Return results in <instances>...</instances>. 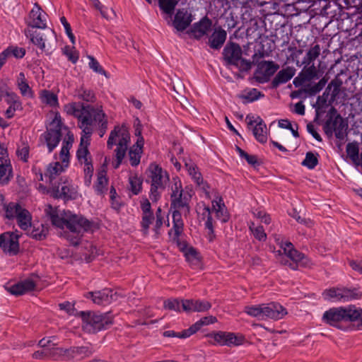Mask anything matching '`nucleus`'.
<instances>
[{"label":"nucleus","instance_id":"nucleus-58","mask_svg":"<svg viewBox=\"0 0 362 362\" xmlns=\"http://www.w3.org/2000/svg\"><path fill=\"white\" fill-rule=\"evenodd\" d=\"M84 168V182L87 186L90 185L91 179L93 173V167L92 165V161L83 163Z\"/></svg>","mask_w":362,"mask_h":362},{"label":"nucleus","instance_id":"nucleus-54","mask_svg":"<svg viewBox=\"0 0 362 362\" xmlns=\"http://www.w3.org/2000/svg\"><path fill=\"white\" fill-rule=\"evenodd\" d=\"M55 339L54 337L43 338L39 341V346L45 348L47 351H49V356L52 358V351L57 349L56 344L54 342Z\"/></svg>","mask_w":362,"mask_h":362},{"label":"nucleus","instance_id":"nucleus-64","mask_svg":"<svg viewBox=\"0 0 362 362\" xmlns=\"http://www.w3.org/2000/svg\"><path fill=\"white\" fill-rule=\"evenodd\" d=\"M63 53L68 59L74 63H76L78 59V54L74 48L66 46L63 49Z\"/></svg>","mask_w":362,"mask_h":362},{"label":"nucleus","instance_id":"nucleus-25","mask_svg":"<svg viewBox=\"0 0 362 362\" xmlns=\"http://www.w3.org/2000/svg\"><path fill=\"white\" fill-rule=\"evenodd\" d=\"M247 124L252 128V132L256 139L260 143H265L267 140V127L259 117L247 116Z\"/></svg>","mask_w":362,"mask_h":362},{"label":"nucleus","instance_id":"nucleus-8","mask_svg":"<svg viewBox=\"0 0 362 362\" xmlns=\"http://www.w3.org/2000/svg\"><path fill=\"white\" fill-rule=\"evenodd\" d=\"M68 168L60 161H55L49 163L45 173V175L40 169L34 167L32 169L33 173L35 174V180L44 181L49 184V188L52 189H57L59 192V181L58 177Z\"/></svg>","mask_w":362,"mask_h":362},{"label":"nucleus","instance_id":"nucleus-9","mask_svg":"<svg viewBox=\"0 0 362 362\" xmlns=\"http://www.w3.org/2000/svg\"><path fill=\"white\" fill-rule=\"evenodd\" d=\"M92 354L88 346H73L69 349L57 348L52 351L54 360L78 361L88 357Z\"/></svg>","mask_w":362,"mask_h":362},{"label":"nucleus","instance_id":"nucleus-38","mask_svg":"<svg viewBox=\"0 0 362 362\" xmlns=\"http://www.w3.org/2000/svg\"><path fill=\"white\" fill-rule=\"evenodd\" d=\"M216 322V318L212 315L206 316L196 322L187 329V336H191L199 331L203 326L209 325Z\"/></svg>","mask_w":362,"mask_h":362},{"label":"nucleus","instance_id":"nucleus-21","mask_svg":"<svg viewBox=\"0 0 362 362\" xmlns=\"http://www.w3.org/2000/svg\"><path fill=\"white\" fill-rule=\"evenodd\" d=\"M19 235L14 233H4L0 235V247L6 254L15 255L19 251Z\"/></svg>","mask_w":362,"mask_h":362},{"label":"nucleus","instance_id":"nucleus-60","mask_svg":"<svg viewBox=\"0 0 362 362\" xmlns=\"http://www.w3.org/2000/svg\"><path fill=\"white\" fill-rule=\"evenodd\" d=\"M350 322L358 321L362 325V308L350 305Z\"/></svg>","mask_w":362,"mask_h":362},{"label":"nucleus","instance_id":"nucleus-55","mask_svg":"<svg viewBox=\"0 0 362 362\" xmlns=\"http://www.w3.org/2000/svg\"><path fill=\"white\" fill-rule=\"evenodd\" d=\"M164 308L175 312H180L182 310V300L178 299H168L164 301Z\"/></svg>","mask_w":362,"mask_h":362},{"label":"nucleus","instance_id":"nucleus-46","mask_svg":"<svg viewBox=\"0 0 362 362\" xmlns=\"http://www.w3.org/2000/svg\"><path fill=\"white\" fill-rule=\"evenodd\" d=\"M158 3L160 9L168 17H171L177 1L176 0H158Z\"/></svg>","mask_w":362,"mask_h":362},{"label":"nucleus","instance_id":"nucleus-50","mask_svg":"<svg viewBox=\"0 0 362 362\" xmlns=\"http://www.w3.org/2000/svg\"><path fill=\"white\" fill-rule=\"evenodd\" d=\"M129 182L130 185L131 190L134 194H138L142 185V180L136 174L131 175L129 177Z\"/></svg>","mask_w":362,"mask_h":362},{"label":"nucleus","instance_id":"nucleus-36","mask_svg":"<svg viewBox=\"0 0 362 362\" xmlns=\"http://www.w3.org/2000/svg\"><path fill=\"white\" fill-rule=\"evenodd\" d=\"M301 78V80L303 81H310L313 79L318 78V72L317 71L316 67L314 64L303 69L301 73H300L299 76L294 78L293 83L295 86L298 85V81Z\"/></svg>","mask_w":362,"mask_h":362},{"label":"nucleus","instance_id":"nucleus-49","mask_svg":"<svg viewBox=\"0 0 362 362\" xmlns=\"http://www.w3.org/2000/svg\"><path fill=\"white\" fill-rule=\"evenodd\" d=\"M184 254L186 259L192 264H198L199 263V256L195 249L192 247H186L184 250Z\"/></svg>","mask_w":362,"mask_h":362},{"label":"nucleus","instance_id":"nucleus-19","mask_svg":"<svg viewBox=\"0 0 362 362\" xmlns=\"http://www.w3.org/2000/svg\"><path fill=\"white\" fill-rule=\"evenodd\" d=\"M25 37L30 42L36 46L42 52L49 54L52 52V47L47 42L45 35L42 33L33 30V29L27 28L23 31Z\"/></svg>","mask_w":362,"mask_h":362},{"label":"nucleus","instance_id":"nucleus-41","mask_svg":"<svg viewBox=\"0 0 362 362\" xmlns=\"http://www.w3.org/2000/svg\"><path fill=\"white\" fill-rule=\"evenodd\" d=\"M40 99L42 103L52 107H57L59 105L57 95L50 90H41L40 93Z\"/></svg>","mask_w":362,"mask_h":362},{"label":"nucleus","instance_id":"nucleus-11","mask_svg":"<svg viewBox=\"0 0 362 362\" xmlns=\"http://www.w3.org/2000/svg\"><path fill=\"white\" fill-rule=\"evenodd\" d=\"M223 55L228 64L236 66L240 70L247 71L250 69V62L242 58V49L238 44L228 43L223 49Z\"/></svg>","mask_w":362,"mask_h":362},{"label":"nucleus","instance_id":"nucleus-34","mask_svg":"<svg viewBox=\"0 0 362 362\" xmlns=\"http://www.w3.org/2000/svg\"><path fill=\"white\" fill-rule=\"evenodd\" d=\"M227 37L226 31L216 28L209 37V43L211 48L218 49L222 47Z\"/></svg>","mask_w":362,"mask_h":362},{"label":"nucleus","instance_id":"nucleus-37","mask_svg":"<svg viewBox=\"0 0 362 362\" xmlns=\"http://www.w3.org/2000/svg\"><path fill=\"white\" fill-rule=\"evenodd\" d=\"M244 312L252 317L264 320V303L246 305Z\"/></svg>","mask_w":362,"mask_h":362},{"label":"nucleus","instance_id":"nucleus-22","mask_svg":"<svg viewBox=\"0 0 362 362\" xmlns=\"http://www.w3.org/2000/svg\"><path fill=\"white\" fill-rule=\"evenodd\" d=\"M279 68V65L272 61L261 62L258 64L257 69L255 73V78L259 83H266Z\"/></svg>","mask_w":362,"mask_h":362},{"label":"nucleus","instance_id":"nucleus-42","mask_svg":"<svg viewBox=\"0 0 362 362\" xmlns=\"http://www.w3.org/2000/svg\"><path fill=\"white\" fill-rule=\"evenodd\" d=\"M25 231L32 238L37 240H41L46 237L48 233V229L42 224L38 226L32 225L31 228H30L28 230Z\"/></svg>","mask_w":362,"mask_h":362},{"label":"nucleus","instance_id":"nucleus-33","mask_svg":"<svg viewBox=\"0 0 362 362\" xmlns=\"http://www.w3.org/2000/svg\"><path fill=\"white\" fill-rule=\"evenodd\" d=\"M296 69L293 67L287 66L279 71L272 81V86L274 88L279 85L286 83L290 81L295 75Z\"/></svg>","mask_w":362,"mask_h":362},{"label":"nucleus","instance_id":"nucleus-56","mask_svg":"<svg viewBox=\"0 0 362 362\" xmlns=\"http://www.w3.org/2000/svg\"><path fill=\"white\" fill-rule=\"evenodd\" d=\"M77 97L86 102H93L95 98V94L92 90L84 88H81L78 90Z\"/></svg>","mask_w":362,"mask_h":362},{"label":"nucleus","instance_id":"nucleus-6","mask_svg":"<svg viewBox=\"0 0 362 362\" xmlns=\"http://www.w3.org/2000/svg\"><path fill=\"white\" fill-rule=\"evenodd\" d=\"M140 207L142 211V219L141 222V230L144 234L148 233L150 226L157 237L160 233V228L165 221V214L162 213L160 208H158L156 213V218L151 211V203L146 198H142L140 201Z\"/></svg>","mask_w":362,"mask_h":362},{"label":"nucleus","instance_id":"nucleus-52","mask_svg":"<svg viewBox=\"0 0 362 362\" xmlns=\"http://www.w3.org/2000/svg\"><path fill=\"white\" fill-rule=\"evenodd\" d=\"M23 208L18 204L10 203L5 207L6 217L11 219L16 218Z\"/></svg>","mask_w":362,"mask_h":362},{"label":"nucleus","instance_id":"nucleus-7","mask_svg":"<svg viewBox=\"0 0 362 362\" xmlns=\"http://www.w3.org/2000/svg\"><path fill=\"white\" fill-rule=\"evenodd\" d=\"M78 315L82 320L83 329L88 333L101 331L112 323V318L108 314L80 311Z\"/></svg>","mask_w":362,"mask_h":362},{"label":"nucleus","instance_id":"nucleus-32","mask_svg":"<svg viewBox=\"0 0 362 362\" xmlns=\"http://www.w3.org/2000/svg\"><path fill=\"white\" fill-rule=\"evenodd\" d=\"M211 21L207 18H202L199 22L194 23L191 29L192 35L199 39L211 30Z\"/></svg>","mask_w":362,"mask_h":362},{"label":"nucleus","instance_id":"nucleus-53","mask_svg":"<svg viewBox=\"0 0 362 362\" xmlns=\"http://www.w3.org/2000/svg\"><path fill=\"white\" fill-rule=\"evenodd\" d=\"M71 144L66 141L64 142L62 146L60 153H59V159L61 160L60 163H63L64 166H69V150L71 148Z\"/></svg>","mask_w":362,"mask_h":362},{"label":"nucleus","instance_id":"nucleus-35","mask_svg":"<svg viewBox=\"0 0 362 362\" xmlns=\"http://www.w3.org/2000/svg\"><path fill=\"white\" fill-rule=\"evenodd\" d=\"M12 177L13 168L11 160L0 162V185L8 184Z\"/></svg>","mask_w":362,"mask_h":362},{"label":"nucleus","instance_id":"nucleus-23","mask_svg":"<svg viewBox=\"0 0 362 362\" xmlns=\"http://www.w3.org/2000/svg\"><path fill=\"white\" fill-rule=\"evenodd\" d=\"M37 281V278L36 276H31L18 283L8 285L6 286V289L15 296L23 295L28 291L34 290Z\"/></svg>","mask_w":362,"mask_h":362},{"label":"nucleus","instance_id":"nucleus-5","mask_svg":"<svg viewBox=\"0 0 362 362\" xmlns=\"http://www.w3.org/2000/svg\"><path fill=\"white\" fill-rule=\"evenodd\" d=\"M146 174L147 182L151 183L150 198L156 202L160 197V192L168 183L169 175L156 163L148 165Z\"/></svg>","mask_w":362,"mask_h":362},{"label":"nucleus","instance_id":"nucleus-26","mask_svg":"<svg viewBox=\"0 0 362 362\" xmlns=\"http://www.w3.org/2000/svg\"><path fill=\"white\" fill-rule=\"evenodd\" d=\"M280 247L283 250L284 253L294 262L299 264L300 266H306L308 259L303 254L299 252L294 249L291 243L288 241H281L279 243Z\"/></svg>","mask_w":362,"mask_h":362},{"label":"nucleus","instance_id":"nucleus-27","mask_svg":"<svg viewBox=\"0 0 362 362\" xmlns=\"http://www.w3.org/2000/svg\"><path fill=\"white\" fill-rule=\"evenodd\" d=\"M287 315V311L281 304L276 302L264 303V320H279Z\"/></svg>","mask_w":362,"mask_h":362},{"label":"nucleus","instance_id":"nucleus-57","mask_svg":"<svg viewBox=\"0 0 362 362\" xmlns=\"http://www.w3.org/2000/svg\"><path fill=\"white\" fill-rule=\"evenodd\" d=\"M250 230L257 240L260 241L266 240L267 235L262 226H255V223H252L250 225Z\"/></svg>","mask_w":362,"mask_h":362},{"label":"nucleus","instance_id":"nucleus-17","mask_svg":"<svg viewBox=\"0 0 362 362\" xmlns=\"http://www.w3.org/2000/svg\"><path fill=\"white\" fill-rule=\"evenodd\" d=\"M185 168L192 180L203 190L206 198L211 199L209 187L204 182L202 175L195 163L190 159H185Z\"/></svg>","mask_w":362,"mask_h":362},{"label":"nucleus","instance_id":"nucleus-15","mask_svg":"<svg viewBox=\"0 0 362 362\" xmlns=\"http://www.w3.org/2000/svg\"><path fill=\"white\" fill-rule=\"evenodd\" d=\"M81 131V141L78 149L76 152V156L78 162L81 164H83L91 161V156L88 151V146L90 144V137L93 133V129H89L86 125L82 124Z\"/></svg>","mask_w":362,"mask_h":362},{"label":"nucleus","instance_id":"nucleus-20","mask_svg":"<svg viewBox=\"0 0 362 362\" xmlns=\"http://www.w3.org/2000/svg\"><path fill=\"white\" fill-rule=\"evenodd\" d=\"M47 18L46 13L35 4L29 13L26 23L30 28L45 29L47 28Z\"/></svg>","mask_w":362,"mask_h":362},{"label":"nucleus","instance_id":"nucleus-40","mask_svg":"<svg viewBox=\"0 0 362 362\" xmlns=\"http://www.w3.org/2000/svg\"><path fill=\"white\" fill-rule=\"evenodd\" d=\"M49 152H52L60 141V133L59 131H49L44 134Z\"/></svg>","mask_w":362,"mask_h":362},{"label":"nucleus","instance_id":"nucleus-30","mask_svg":"<svg viewBox=\"0 0 362 362\" xmlns=\"http://www.w3.org/2000/svg\"><path fill=\"white\" fill-rule=\"evenodd\" d=\"M57 192V195L67 199H75L78 197L77 187L64 178L63 185L59 186V192L57 189H52Z\"/></svg>","mask_w":362,"mask_h":362},{"label":"nucleus","instance_id":"nucleus-43","mask_svg":"<svg viewBox=\"0 0 362 362\" xmlns=\"http://www.w3.org/2000/svg\"><path fill=\"white\" fill-rule=\"evenodd\" d=\"M325 300L332 302H343V295H341V288H330L325 290L322 293Z\"/></svg>","mask_w":362,"mask_h":362},{"label":"nucleus","instance_id":"nucleus-24","mask_svg":"<svg viewBox=\"0 0 362 362\" xmlns=\"http://www.w3.org/2000/svg\"><path fill=\"white\" fill-rule=\"evenodd\" d=\"M87 298H91L93 302L98 305H105L115 301L118 298L116 292L110 288H105L102 291L89 292L86 295Z\"/></svg>","mask_w":362,"mask_h":362},{"label":"nucleus","instance_id":"nucleus-31","mask_svg":"<svg viewBox=\"0 0 362 362\" xmlns=\"http://www.w3.org/2000/svg\"><path fill=\"white\" fill-rule=\"evenodd\" d=\"M90 114L88 116L93 120V124L95 122L98 127H107V116L103 112L101 106L90 107H89ZM94 127L93 126V129Z\"/></svg>","mask_w":362,"mask_h":362},{"label":"nucleus","instance_id":"nucleus-10","mask_svg":"<svg viewBox=\"0 0 362 362\" xmlns=\"http://www.w3.org/2000/svg\"><path fill=\"white\" fill-rule=\"evenodd\" d=\"M90 105H84L81 103H69L64 106V112L78 119V127L81 129L82 124L93 129V120L88 115Z\"/></svg>","mask_w":362,"mask_h":362},{"label":"nucleus","instance_id":"nucleus-13","mask_svg":"<svg viewBox=\"0 0 362 362\" xmlns=\"http://www.w3.org/2000/svg\"><path fill=\"white\" fill-rule=\"evenodd\" d=\"M349 311L350 305L346 308L339 307L331 308L324 313L322 320L331 326L341 328V323L350 322Z\"/></svg>","mask_w":362,"mask_h":362},{"label":"nucleus","instance_id":"nucleus-48","mask_svg":"<svg viewBox=\"0 0 362 362\" xmlns=\"http://www.w3.org/2000/svg\"><path fill=\"white\" fill-rule=\"evenodd\" d=\"M341 295H343V302H347L352 300L361 298L362 293L358 289L341 288Z\"/></svg>","mask_w":362,"mask_h":362},{"label":"nucleus","instance_id":"nucleus-62","mask_svg":"<svg viewBox=\"0 0 362 362\" xmlns=\"http://www.w3.org/2000/svg\"><path fill=\"white\" fill-rule=\"evenodd\" d=\"M17 155L24 162L28 160L29 156V146L27 144H22L17 148Z\"/></svg>","mask_w":362,"mask_h":362},{"label":"nucleus","instance_id":"nucleus-12","mask_svg":"<svg viewBox=\"0 0 362 362\" xmlns=\"http://www.w3.org/2000/svg\"><path fill=\"white\" fill-rule=\"evenodd\" d=\"M207 337L211 339L213 344L219 346H237L245 341V337L241 334L221 331L210 333Z\"/></svg>","mask_w":362,"mask_h":362},{"label":"nucleus","instance_id":"nucleus-28","mask_svg":"<svg viewBox=\"0 0 362 362\" xmlns=\"http://www.w3.org/2000/svg\"><path fill=\"white\" fill-rule=\"evenodd\" d=\"M192 21V14L186 9H179L173 21V25L177 31L185 30Z\"/></svg>","mask_w":362,"mask_h":362},{"label":"nucleus","instance_id":"nucleus-1","mask_svg":"<svg viewBox=\"0 0 362 362\" xmlns=\"http://www.w3.org/2000/svg\"><path fill=\"white\" fill-rule=\"evenodd\" d=\"M45 213L56 228L69 230L66 238L74 245L79 243L82 233L90 229L91 223L81 215L72 214L71 211L61 212L57 208L48 205Z\"/></svg>","mask_w":362,"mask_h":362},{"label":"nucleus","instance_id":"nucleus-29","mask_svg":"<svg viewBox=\"0 0 362 362\" xmlns=\"http://www.w3.org/2000/svg\"><path fill=\"white\" fill-rule=\"evenodd\" d=\"M182 306L185 312H205L211 308V305L204 300H182Z\"/></svg>","mask_w":362,"mask_h":362},{"label":"nucleus","instance_id":"nucleus-16","mask_svg":"<svg viewBox=\"0 0 362 362\" xmlns=\"http://www.w3.org/2000/svg\"><path fill=\"white\" fill-rule=\"evenodd\" d=\"M135 126V135L137 136L136 144H134L129 149V157L131 165L136 166L139 164L141 156L143 152V146L144 139L141 136V125L140 121L137 119L134 124Z\"/></svg>","mask_w":362,"mask_h":362},{"label":"nucleus","instance_id":"nucleus-14","mask_svg":"<svg viewBox=\"0 0 362 362\" xmlns=\"http://www.w3.org/2000/svg\"><path fill=\"white\" fill-rule=\"evenodd\" d=\"M1 99L4 97L8 107L5 111V116L8 119L14 117L16 111L23 110L22 103L16 93L11 91L6 86L0 87Z\"/></svg>","mask_w":362,"mask_h":362},{"label":"nucleus","instance_id":"nucleus-47","mask_svg":"<svg viewBox=\"0 0 362 362\" xmlns=\"http://www.w3.org/2000/svg\"><path fill=\"white\" fill-rule=\"evenodd\" d=\"M320 47L319 45H315L312 47L307 52L305 57L303 64H310L311 62L315 61L320 54Z\"/></svg>","mask_w":362,"mask_h":362},{"label":"nucleus","instance_id":"nucleus-59","mask_svg":"<svg viewBox=\"0 0 362 362\" xmlns=\"http://www.w3.org/2000/svg\"><path fill=\"white\" fill-rule=\"evenodd\" d=\"M317 156L311 153L308 152L306 153L305 158L302 162L303 165L308 167L309 169L314 168L317 164Z\"/></svg>","mask_w":362,"mask_h":362},{"label":"nucleus","instance_id":"nucleus-4","mask_svg":"<svg viewBox=\"0 0 362 362\" xmlns=\"http://www.w3.org/2000/svg\"><path fill=\"white\" fill-rule=\"evenodd\" d=\"M129 141L130 134L127 127L124 124L115 126L114 129L111 131L107 146L108 148L117 146L115 150V160L112 163L115 168H118L122 163L126 155Z\"/></svg>","mask_w":362,"mask_h":362},{"label":"nucleus","instance_id":"nucleus-45","mask_svg":"<svg viewBox=\"0 0 362 362\" xmlns=\"http://www.w3.org/2000/svg\"><path fill=\"white\" fill-rule=\"evenodd\" d=\"M263 95L256 88H250L245 90L241 95L240 98L243 99L246 103H252L257 100Z\"/></svg>","mask_w":362,"mask_h":362},{"label":"nucleus","instance_id":"nucleus-44","mask_svg":"<svg viewBox=\"0 0 362 362\" xmlns=\"http://www.w3.org/2000/svg\"><path fill=\"white\" fill-rule=\"evenodd\" d=\"M108 179L106 176V172L101 170L98 173L97 181L95 185V189L98 193H103L107 188Z\"/></svg>","mask_w":362,"mask_h":362},{"label":"nucleus","instance_id":"nucleus-61","mask_svg":"<svg viewBox=\"0 0 362 362\" xmlns=\"http://www.w3.org/2000/svg\"><path fill=\"white\" fill-rule=\"evenodd\" d=\"M11 57H14L17 59L23 58L25 54V50L24 48L18 47L17 46H9L7 48Z\"/></svg>","mask_w":362,"mask_h":362},{"label":"nucleus","instance_id":"nucleus-3","mask_svg":"<svg viewBox=\"0 0 362 362\" xmlns=\"http://www.w3.org/2000/svg\"><path fill=\"white\" fill-rule=\"evenodd\" d=\"M212 199V209L204 202L198 203L197 206V213L200 221H204L205 228L209 230V236L214 233V223L212 215L214 214L220 221L226 222L229 219V214L221 197L214 196ZM210 240L211 237H209Z\"/></svg>","mask_w":362,"mask_h":362},{"label":"nucleus","instance_id":"nucleus-39","mask_svg":"<svg viewBox=\"0 0 362 362\" xmlns=\"http://www.w3.org/2000/svg\"><path fill=\"white\" fill-rule=\"evenodd\" d=\"M17 223L21 229L28 230L32 226V217L30 212L23 209L20 211L18 216L16 218Z\"/></svg>","mask_w":362,"mask_h":362},{"label":"nucleus","instance_id":"nucleus-2","mask_svg":"<svg viewBox=\"0 0 362 362\" xmlns=\"http://www.w3.org/2000/svg\"><path fill=\"white\" fill-rule=\"evenodd\" d=\"M191 195L187 192L181 193L176 191L171 195V206L173 207V228L168 232L170 238L174 242L178 243L179 237L184 230V222L182 216H187L189 213V202Z\"/></svg>","mask_w":362,"mask_h":362},{"label":"nucleus","instance_id":"nucleus-18","mask_svg":"<svg viewBox=\"0 0 362 362\" xmlns=\"http://www.w3.org/2000/svg\"><path fill=\"white\" fill-rule=\"evenodd\" d=\"M347 124L344 122L342 117L339 115H331L325 124V131L327 134H335L337 139H344Z\"/></svg>","mask_w":362,"mask_h":362},{"label":"nucleus","instance_id":"nucleus-63","mask_svg":"<svg viewBox=\"0 0 362 362\" xmlns=\"http://www.w3.org/2000/svg\"><path fill=\"white\" fill-rule=\"evenodd\" d=\"M18 88L22 96L28 98H33L34 97V93L28 82L18 86Z\"/></svg>","mask_w":362,"mask_h":362},{"label":"nucleus","instance_id":"nucleus-51","mask_svg":"<svg viewBox=\"0 0 362 362\" xmlns=\"http://www.w3.org/2000/svg\"><path fill=\"white\" fill-rule=\"evenodd\" d=\"M346 151L354 163L358 161L359 148L356 143H349L346 145Z\"/></svg>","mask_w":362,"mask_h":362}]
</instances>
